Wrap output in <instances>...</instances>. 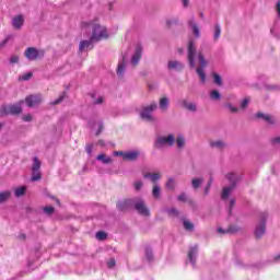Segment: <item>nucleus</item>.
Returning a JSON list of instances; mask_svg holds the SVG:
<instances>
[{
  "label": "nucleus",
  "mask_w": 280,
  "mask_h": 280,
  "mask_svg": "<svg viewBox=\"0 0 280 280\" xmlns=\"http://www.w3.org/2000/svg\"><path fill=\"white\" fill-rule=\"evenodd\" d=\"M159 107L156 103H152L145 107L142 108L140 113L141 119L144 121H154V117H152V112L155 110Z\"/></svg>",
  "instance_id": "obj_4"
},
{
  "label": "nucleus",
  "mask_w": 280,
  "mask_h": 280,
  "mask_svg": "<svg viewBox=\"0 0 280 280\" xmlns=\"http://www.w3.org/2000/svg\"><path fill=\"white\" fill-rule=\"evenodd\" d=\"M142 54H143V47H141V45H138L136 47L135 54L131 57V65L133 67H137V65H139V60H141Z\"/></svg>",
  "instance_id": "obj_10"
},
{
  "label": "nucleus",
  "mask_w": 280,
  "mask_h": 280,
  "mask_svg": "<svg viewBox=\"0 0 280 280\" xmlns=\"http://www.w3.org/2000/svg\"><path fill=\"white\" fill-rule=\"evenodd\" d=\"M10 115V107L2 105L0 108V117H8Z\"/></svg>",
  "instance_id": "obj_38"
},
{
  "label": "nucleus",
  "mask_w": 280,
  "mask_h": 280,
  "mask_svg": "<svg viewBox=\"0 0 280 280\" xmlns=\"http://www.w3.org/2000/svg\"><path fill=\"white\" fill-rule=\"evenodd\" d=\"M210 97L214 101L222 100V94L218 90H213L210 92Z\"/></svg>",
  "instance_id": "obj_35"
},
{
  "label": "nucleus",
  "mask_w": 280,
  "mask_h": 280,
  "mask_svg": "<svg viewBox=\"0 0 280 280\" xmlns=\"http://www.w3.org/2000/svg\"><path fill=\"white\" fill-rule=\"evenodd\" d=\"M211 185H213V177H210L208 185L205 188V196H209V189H211Z\"/></svg>",
  "instance_id": "obj_49"
},
{
  "label": "nucleus",
  "mask_w": 280,
  "mask_h": 280,
  "mask_svg": "<svg viewBox=\"0 0 280 280\" xmlns=\"http://www.w3.org/2000/svg\"><path fill=\"white\" fill-rule=\"evenodd\" d=\"M235 189V184L224 187L221 194V200H229V196Z\"/></svg>",
  "instance_id": "obj_13"
},
{
  "label": "nucleus",
  "mask_w": 280,
  "mask_h": 280,
  "mask_svg": "<svg viewBox=\"0 0 280 280\" xmlns=\"http://www.w3.org/2000/svg\"><path fill=\"white\" fill-rule=\"evenodd\" d=\"M185 66L180 61H168V69H175V71H183Z\"/></svg>",
  "instance_id": "obj_20"
},
{
  "label": "nucleus",
  "mask_w": 280,
  "mask_h": 280,
  "mask_svg": "<svg viewBox=\"0 0 280 280\" xmlns=\"http://www.w3.org/2000/svg\"><path fill=\"white\" fill-rule=\"evenodd\" d=\"M25 58H27V60H37L38 59V49L34 48V47H28L25 52H24Z\"/></svg>",
  "instance_id": "obj_11"
},
{
  "label": "nucleus",
  "mask_w": 280,
  "mask_h": 280,
  "mask_svg": "<svg viewBox=\"0 0 280 280\" xmlns=\"http://www.w3.org/2000/svg\"><path fill=\"white\" fill-rule=\"evenodd\" d=\"M276 8H277V14H278V16L280 19V0L278 1Z\"/></svg>",
  "instance_id": "obj_64"
},
{
  "label": "nucleus",
  "mask_w": 280,
  "mask_h": 280,
  "mask_svg": "<svg viewBox=\"0 0 280 280\" xmlns=\"http://www.w3.org/2000/svg\"><path fill=\"white\" fill-rule=\"evenodd\" d=\"M9 40H10V37L4 38L3 42L0 43V49H1V47H5V45H8V43H9Z\"/></svg>",
  "instance_id": "obj_61"
},
{
  "label": "nucleus",
  "mask_w": 280,
  "mask_h": 280,
  "mask_svg": "<svg viewBox=\"0 0 280 280\" xmlns=\"http://www.w3.org/2000/svg\"><path fill=\"white\" fill-rule=\"evenodd\" d=\"M40 178H43V175L40 174L39 171H33V175L31 177V180L33 183H36L37 180H40Z\"/></svg>",
  "instance_id": "obj_34"
},
{
  "label": "nucleus",
  "mask_w": 280,
  "mask_h": 280,
  "mask_svg": "<svg viewBox=\"0 0 280 280\" xmlns=\"http://www.w3.org/2000/svg\"><path fill=\"white\" fill-rule=\"evenodd\" d=\"M182 106L186 108V110H190V113H196L198 110V105H196V103L183 101Z\"/></svg>",
  "instance_id": "obj_17"
},
{
  "label": "nucleus",
  "mask_w": 280,
  "mask_h": 280,
  "mask_svg": "<svg viewBox=\"0 0 280 280\" xmlns=\"http://www.w3.org/2000/svg\"><path fill=\"white\" fill-rule=\"evenodd\" d=\"M203 180H205V179H202V178H194V179L191 180V186H192V188H194V189H198V188L202 185Z\"/></svg>",
  "instance_id": "obj_33"
},
{
  "label": "nucleus",
  "mask_w": 280,
  "mask_h": 280,
  "mask_svg": "<svg viewBox=\"0 0 280 280\" xmlns=\"http://www.w3.org/2000/svg\"><path fill=\"white\" fill-rule=\"evenodd\" d=\"M237 231H240V228H237V225H230L228 229H226V233L233 235L235 233H237Z\"/></svg>",
  "instance_id": "obj_43"
},
{
  "label": "nucleus",
  "mask_w": 280,
  "mask_h": 280,
  "mask_svg": "<svg viewBox=\"0 0 280 280\" xmlns=\"http://www.w3.org/2000/svg\"><path fill=\"white\" fill-rule=\"evenodd\" d=\"M188 62L190 69L196 67V46L194 45V40H190L188 44Z\"/></svg>",
  "instance_id": "obj_7"
},
{
  "label": "nucleus",
  "mask_w": 280,
  "mask_h": 280,
  "mask_svg": "<svg viewBox=\"0 0 280 280\" xmlns=\"http://www.w3.org/2000/svg\"><path fill=\"white\" fill-rule=\"evenodd\" d=\"M211 148H218L219 150H222V148H226V143L222 140L210 142Z\"/></svg>",
  "instance_id": "obj_27"
},
{
  "label": "nucleus",
  "mask_w": 280,
  "mask_h": 280,
  "mask_svg": "<svg viewBox=\"0 0 280 280\" xmlns=\"http://www.w3.org/2000/svg\"><path fill=\"white\" fill-rule=\"evenodd\" d=\"M268 219V213L262 212L260 213V221L259 224L255 229V236L257 240L261 238L266 235V220Z\"/></svg>",
  "instance_id": "obj_3"
},
{
  "label": "nucleus",
  "mask_w": 280,
  "mask_h": 280,
  "mask_svg": "<svg viewBox=\"0 0 280 280\" xmlns=\"http://www.w3.org/2000/svg\"><path fill=\"white\" fill-rule=\"evenodd\" d=\"M176 144H177V148H179V150L185 148V138L183 136H178L176 138Z\"/></svg>",
  "instance_id": "obj_40"
},
{
  "label": "nucleus",
  "mask_w": 280,
  "mask_h": 280,
  "mask_svg": "<svg viewBox=\"0 0 280 280\" xmlns=\"http://www.w3.org/2000/svg\"><path fill=\"white\" fill-rule=\"evenodd\" d=\"M183 224H184L185 231H194V229H195L194 223H191V222H189L187 220H184Z\"/></svg>",
  "instance_id": "obj_41"
},
{
  "label": "nucleus",
  "mask_w": 280,
  "mask_h": 280,
  "mask_svg": "<svg viewBox=\"0 0 280 280\" xmlns=\"http://www.w3.org/2000/svg\"><path fill=\"white\" fill-rule=\"evenodd\" d=\"M93 40H82L79 45V51H84L88 47H91Z\"/></svg>",
  "instance_id": "obj_28"
},
{
  "label": "nucleus",
  "mask_w": 280,
  "mask_h": 280,
  "mask_svg": "<svg viewBox=\"0 0 280 280\" xmlns=\"http://www.w3.org/2000/svg\"><path fill=\"white\" fill-rule=\"evenodd\" d=\"M9 62H10V65L19 63V56L18 55H12Z\"/></svg>",
  "instance_id": "obj_51"
},
{
  "label": "nucleus",
  "mask_w": 280,
  "mask_h": 280,
  "mask_svg": "<svg viewBox=\"0 0 280 280\" xmlns=\"http://www.w3.org/2000/svg\"><path fill=\"white\" fill-rule=\"evenodd\" d=\"M152 196L156 200H159V198H161V187L156 184L153 186Z\"/></svg>",
  "instance_id": "obj_29"
},
{
  "label": "nucleus",
  "mask_w": 280,
  "mask_h": 280,
  "mask_svg": "<svg viewBox=\"0 0 280 280\" xmlns=\"http://www.w3.org/2000/svg\"><path fill=\"white\" fill-rule=\"evenodd\" d=\"M271 143L273 145H280V137H276V138L271 139Z\"/></svg>",
  "instance_id": "obj_59"
},
{
  "label": "nucleus",
  "mask_w": 280,
  "mask_h": 280,
  "mask_svg": "<svg viewBox=\"0 0 280 280\" xmlns=\"http://www.w3.org/2000/svg\"><path fill=\"white\" fill-rule=\"evenodd\" d=\"M34 75V73L32 72H27L23 75L20 77V80H22L23 82H27V80H32V77Z\"/></svg>",
  "instance_id": "obj_46"
},
{
  "label": "nucleus",
  "mask_w": 280,
  "mask_h": 280,
  "mask_svg": "<svg viewBox=\"0 0 280 280\" xmlns=\"http://www.w3.org/2000/svg\"><path fill=\"white\" fill-rule=\"evenodd\" d=\"M221 34H222V28L220 27L219 24H217L214 26V35H213L214 40H218V38H220Z\"/></svg>",
  "instance_id": "obj_42"
},
{
  "label": "nucleus",
  "mask_w": 280,
  "mask_h": 280,
  "mask_svg": "<svg viewBox=\"0 0 280 280\" xmlns=\"http://www.w3.org/2000/svg\"><path fill=\"white\" fill-rule=\"evenodd\" d=\"M188 25L189 27H191L192 34H195L196 38H200V28L198 27V24H196L194 18L190 21H188Z\"/></svg>",
  "instance_id": "obj_16"
},
{
  "label": "nucleus",
  "mask_w": 280,
  "mask_h": 280,
  "mask_svg": "<svg viewBox=\"0 0 280 280\" xmlns=\"http://www.w3.org/2000/svg\"><path fill=\"white\" fill-rule=\"evenodd\" d=\"M139 159V151L125 152V161H137Z\"/></svg>",
  "instance_id": "obj_18"
},
{
  "label": "nucleus",
  "mask_w": 280,
  "mask_h": 280,
  "mask_svg": "<svg viewBox=\"0 0 280 280\" xmlns=\"http://www.w3.org/2000/svg\"><path fill=\"white\" fill-rule=\"evenodd\" d=\"M102 130H104V124L100 122L98 130L96 131V137H100V135H102Z\"/></svg>",
  "instance_id": "obj_56"
},
{
  "label": "nucleus",
  "mask_w": 280,
  "mask_h": 280,
  "mask_svg": "<svg viewBox=\"0 0 280 280\" xmlns=\"http://www.w3.org/2000/svg\"><path fill=\"white\" fill-rule=\"evenodd\" d=\"M199 67L197 68V75H199L202 83L207 82V74L205 73V67H207V59L202 52L198 54Z\"/></svg>",
  "instance_id": "obj_5"
},
{
  "label": "nucleus",
  "mask_w": 280,
  "mask_h": 280,
  "mask_svg": "<svg viewBox=\"0 0 280 280\" xmlns=\"http://www.w3.org/2000/svg\"><path fill=\"white\" fill-rule=\"evenodd\" d=\"M235 207V199L230 200V206L228 210V214L231 215L233 213V208Z\"/></svg>",
  "instance_id": "obj_50"
},
{
  "label": "nucleus",
  "mask_w": 280,
  "mask_h": 280,
  "mask_svg": "<svg viewBox=\"0 0 280 280\" xmlns=\"http://www.w3.org/2000/svg\"><path fill=\"white\" fill-rule=\"evenodd\" d=\"M108 234H106V232L104 231H100L96 233V240H98L100 242H104V240H107Z\"/></svg>",
  "instance_id": "obj_39"
},
{
  "label": "nucleus",
  "mask_w": 280,
  "mask_h": 280,
  "mask_svg": "<svg viewBox=\"0 0 280 280\" xmlns=\"http://www.w3.org/2000/svg\"><path fill=\"white\" fill-rule=\"evenodd\" d=\"M133 205H135V199H125L117 203V209L118 211H128L130 209H133Z\"/></svg>",
  "instance_id": "obj_8"
},
{
  "label": "nucleus",
  "mask_w": 280,
  "mask_h": 280,
  "mask_svg": "<svg viewBox=\"0 0 280 280\" xmlns=\"http://www.w3.org/2000/svg\"><path fill=\"white\" fill-rule=\"evenodd\" d=\"M25 102L28 108H34V106H38V104L43 102V98L40 97V95H31L25 98Z\"/></svg>",
  "instance_id": "obj_9"
},
{
  "label": "nucleus",
  "mask_w": 280,
  "mask_h": 280,
  "mask_svg": "<svg viewBox=\"0 0 280 280\" xmlns=\"http://www.w3.org/2000/svg\"><path fill=\"white\" fill-rule=\"evenodd\" d=\"M166 189H170L171 191H174L176 189V183L174 182V178H168L166 182Z\"/></svg>",
  "instance_id": "obj_37"
},
{
  "label": "nucleus",
  "mask_w": 280,
  "mask_h": 280,
  "mask_svg": "<svg viewBox=\"0 0 280 280\" xmlns=\"http://www.w3.org/2000/svg\"><path fill=\"white\" fill-rule=\"evenodd\" d=\"M93 25V22H82L81 27H91Z\"/></svg>",
  "instance_id": "obj_62"
},
{
  "label": "nucleus",
  "mask_w": 280,
  "mask_h": 280,
  "mask_svg": "<svg viewBox=\"0 0 280 280\" xmlns=\"http://www.w3.org/2000/svg\"><path fill=\"white\" fill-rule=\"evenodd\" d=\"M198 255V247H191L188 253V259L192 266H196V256Z\"/></svg>",
  "instance_id": "obj_15"
},
{
  "label": "nucleus",
  "mask_w": 280,
  "mask_h": 280,
  "mask_svg": "<svg viewBox=\"0 0 280 280\" xmlns=\"http://www.w3.org/2000/svg\"><path fill=\"white\" fill-rule=\"evenodd\" d=\"M11 195L12 194L10 191L0 192V205H2V202H5L7 200H9Z\"/></svg>",
  "instance_id": "obj_32"
},
{
  "label": "nucleus",
  "mask_w": 280,
  "mask_h": 280,
  "mask_svg": "<svg viewBox=\"0 0 280 280\" xmlns=\"http://www.w3.org/2000/svg\"><path fill=\"white\" fill-rule=\"evenodd\" d=\"M144 178H150L151 183H156L158 180H161V174L159 173H147L144 174Z\"/></svg>",
  "instance_id": "obj_22"
},
{
  "label": "nucleus",
  "mask_w": 280,
  "mask_h": 280,
  "mask_svg": "<svg viewBox=\"0 0 280 280\" xmlns=\"http://www.w3.org/2000/svg\"><path fill=\"white\" fill-rule=\"evenodd\" d=\"M214 83L218 84V86H222V77L218 73H213Z\"/></svg>",
  "instance_id": "obj_48"
},
{
  "label": "nucleus",
  "mask_w": 280,
  "mask_h": 280,
  "mask_svg": "<svg viewBox=\"0 0 280 280\" xmlns=\"http://www.w3.org/2000/svg\"><path fill=\"white\" fill-rule=\"evenodd\" d=\"M10 115H21L23 113V108L21 105H11L9 106Z\"/></svg>",
  "instance_id": "obj_21"
},
{
  "label": "nucleus",
  "mask_w": 280,
  "mask_h": 280,
  "mask_svg": "<svg viewBox=\"0 0 280 280\" xmlns=\"http://www.w3.org/2000/svg\"><path fill=\"white\" fill-rule=\"evenodd\" d=\"M26 187L25 186H21L19 188L15 189V196L16 198H21V196H25V191H26Z\"/></svg>",
  "instance_id": "obj_36"
},
{
  "label": "nucleus",
  "mask_w": 280,
  "mask_h": 280,
  "mask_svg": "<svg viewBox=\"0 0 280 280\" xmlns=\"http://www.w3.org/2000/svg\"><path fill=\"white\" fill-rule=\"evenodd\" d=\"M174 135L172 133L167 137H158L154 142V148H156V150H161V148H165V145L172 148V145H174Z\"/></svg>",
  "instance_id": "obj_2"
},
{
  "label": "nucleus",
  "mask_w": 280,
  "mask_h": 280,
  "mask_svg": "<svg viewBox=\"0 0 280 280\" xmlns=\"http://www.w3.org/2000/svg\"><path fill=\"white\" fill-rule=\"evenodd\" d=\"M257 119H264V121H267V124H275V120H272V116L268 114H264L261 112H258L256 114Z\"/></svg>",
  "instance_id": "obj_19"
},
{
  "label": "nucleus",
  "mask_w": 280,
  "mask_h": 280,
  "mask_svg": "<svg viewBox=\"0 0 280 280\" xmlns=\"http://www.w3.org/2000/svg\"><path fill=\"white\" fill-rule=\"evenodd\" d=\"M102 38H108V31H106V27L101 26L100 24H94L91 40L100 42Z\"/></svg>",
  "instance_id": "obj_1"
},
{
  "label": "nucleus",
  "mask_w": 280,
  "mask_h": 280,
  "mask_svg": "<svg viewBox=\"0 0 280 280\" xmlns=\"http://www.w3.org/2000/svg\"><path fill=\"white\" fill-rule=\"evenodd\" d=\"M144 254L147 261H149V264H152V261H154V253L152 252V249L150 247H145Z\"/></svg>",
  "instance_id": "obj_24"
},
{
  "label": "nucleus",
  "mask_w": 280,
  "mask_h": 280,
  "mask_svg": "<svg viewBox=\"0 0 280 280\" xmlns=\"http://www.w3.org/2000/svg\"><path fill=\"white\" fill-rule=\"evenodd\" d=\"M104 103V97H98L96 101H94V104H103Z\"/></svg>",
  "instance_id": "obj_63"
},
{
  "label": "nucleus",
  "mask_w": 280,
  "mask_h": 280,
  "mask_svg": "<svg viewBox=\"0 0 280 280\" xmlns=\"http://www.w3.org/2000/svg\"><path fill=\"white\" fill-rule=\"evenodd\" d=\"M85 152L91 156L93 154V143L86 144Z\"/></svg>",
  "instance_id": "obj_52"
},
{
  "label": "nucleus",
  "mask_w": 280,
  "mask_h": 280,
  "mask_svg": "<svg viewBox=\"0 0 280 280\" xmlns=\"http://www.w3.org/2000/svg\"><path fill=\"white\" fill-rule=\"evenodd\" d=\"M249 103L250 101L248 98L243 100L241 103V108H246V106H248Z\"/></svg>",
  "instance_id": "obj_55"
},
{
  "label": "nucleus",
  "mask_w": 280,
  "mask_h": 280,
  "mask_svg": "<svg viewBox=\"0 0 280 280\" xmlns=\"http://www.w3.org/2000/svg\"><path fill=\"white\" fill-rule=\"evenodd\" d=\"M40 170V160L38 158L33 159L32 172H38Z\"/></svg>",
  "instance_id": "obj_30"
},
{
  "label": "nucleus",
  "mask_w": 280,
  "mask_h": 280,
  "mask_svg": "<svg viewBox=\"0 0 280 280\" xmlns=\"http://www.w3.org/2000/svg\"><path fill=\"white\" fill-rule=\"evenodd\" d=\"M125 155H126V152H124V151H115L114 152V156H122L124 160H125Z\"/></svg>",
  "instance_id": "obj_57"
},
{
  "label": "nucleus",
  "mask_w": 280,
  "mask_h": 280,
  "mask_svg": "<svg viewBox=\"0 0 280 280\" xmlns=\"http://www.w3.org/2000/svg\"><path fill=\"white\" fill-rule=\"evenodd\" d=\"M177 200H178L179 202H188V205H194V200L187 199V194H185V192H182V194L177 197Z\"/></svg>",
  "instance_id": "obj_26"
},
{
  "label": "nucleus",
  "mask_w": 280,
  "mask_h": 280,
  "mask_svg": "<svg viewBox=\"0 0 280 280\" xmlns=\"http://www.w3.org/2000/svg\"><path fill=\"white\" fill-rule=\"evenodd\" d=\"M159 106L162 110H167V108H170V98L167 97L160 98Z\"/></svg>",
  "instance_id": "obj_23"
},
{
  "label": "nucleus",
  "mask_w": 280,
  "mask_h": 280,
  "mask_svg": "<svg viewBox=\"0 0 280 280\" xmlns=\"http://www.w3.org/2000/svg\"><path fill=\"white\" fill-rule=\"evenodd\" d=\"M225 178H228V180H230L231 185L234 184V187L237 185V177L235 176L234 173L226 174Z\"/></svg>",
  "instance_id": "obj_31"
},
{
  "label": "nucleus",
  "mask_w": 280,
  "mask_h": 280,
  "mask_svg": "<svg viewBox=\"0 0 280 280\" xmlns=\"http://www.w3.org/2000/svg\"><path fill=\"white\" fill-rule=\"evenodd\" d=\"M141 187H143V182L138 180V182L135 183L136 191H140Z\"/></svg>",
  "instance_id": "obj_53"
},
{
  "label": "nucleus",
  "mask_w": 280,
  "mask_h": 280,
  "mask_svg": "<svg viewBox=\"0 0 280 280\" xmlns=\"http://www.w3.org/2000/svg\"><path fill=\"white\" fill-rule=\"evenodd\" d=\"M114 266H116V261L115 258H112L107 261V267L112 269Z\"/></svg>",
  "instance_id": "obj_54"
},
{
  "label": "nucleus",
  "mask_w": 280,
  "mask_h": 280,
  "mask_svg": "<svg viewBox=\"0 0 280 280\" xmlns=\"http://www.w3.org/2000/svg\"><path fill=\"white\" fill-rule=\"evenodd\" d=\"M97 161H102L105 165H108V163H113V159L109 156H106L105 154H100L96 156Z\"/></svg>",
  "instance_id": "obj_25"
},
{
  "label": "nucleus",
  "mask_w": 280,
  "mask_h": 280,
  "mask_svg": "<svg viewBox=\"0 0 280 280\" xmlns=\"http://www.w3.org/2000/svg\"><path fill=\"white\" fill-rule=\"evenodd\" d=\"M24 23H25V19L23 18V15H16L12 20V25L14 30H21Z\"/></svg>",
  "instance_id": "obj_12"
},
{
  "label": "nucleus",
  "mask_w": 280,
  "mask_h": 280,
  "mask_svg": "<svg viewBox=\"0 0 280 280\" xmlns=\"http://www.w3.org/2000/svg\"><path fill=\"white\" fill-rule=\"evenodd\" d=\"M133 209L138 211L139 215H150V210H148V207H145V201H143V199L135 198Z\"/></svg>",
  "instance_id": "obj_6"
},
{
  "label": "nucleus",
  "mask_w": 280,
  "mask_h": 280,
  "mask_svg": "<svg viewBox=\"0 0 280 280\" xmlns=\"http://www.w3.org/2000/svg\"><path fill=\"white\" fill-rule=\"evenodd\" d=\"M43 211L46 215H54L56 209L54 207H44Z\"/></svg>",
  "instance_id": "obj_44"
},
{
  "label": "nucleus",
  "mask_w": 280,
  "mask_h": 280,
  "mask_svg": "<svg viewBox=\"0 0 280 280\" xmlns=\"http://www.w3.org/2000/svg\"><path fill=\"white\" fill-rule=\"evenodd\" d=\"M226 107L231 110V113H237L240 110L237 107H234L231 104H228Z\"/></svg>",
  "instance_id": "obj_58"
},
{
  "label": "nucleus",
  "mask_w": 280,
  "mask_h": 280,
  "mask_svg": "<svg viewBox=\"0 0 280 280\" xmlns=\"http://www.w3.org/2000/svg\"><path fill=\"white\" fill-rule=\"evenodd\" d=\"M168 215H172V218H178L179 212L176 208H171L167 210Z\"/></svg>",
  "instance_id": "obj_45"
},
{
  "label": "nucleus",
  "mask_w": 280,
  "mask_h": 280,
  "mask_svg": "<svg viewBox=\"0 0 280 280\" xmlns=\"http://www.w3.org/2000/svg\"><path fill=\"white\" fill-rule=\"evenodd\" d=\"M23 121H32V114H26L22 117Z\"/></svg>",
  "instance_id": "obj_60"
},
{
  "label": "nucleus",
  "mask_w": 280,
  "mask_h": 280,
  "mask_svg": "<svg viewBox=\"0 0 280 280\" xmlns=\"http://www.w3.org/2000/svg\"><path fill=\"white\" fill-rule=\"evenodd\" d=\"M67 96V93L66 92H62V94L52 102V105L56 106L58 104H60V102H62L65 100V97Z\"/></svg>",
  "instance_id": "obj_47"
},
{
  "label": "nucleus",
  "mask_w": 280,
  "mask_h": 280,
  "mask_svg": "<svg viewBox=\"0 0 280 280\" xmlns=\"http://www.w3.org/2000/svg\"><path fill=\"white\" fill-rule=\"evenodd\" d=\"M116 73L119 78H124V74L126 73V57H122V61L118 63Z\"/></svg>",
  "instance_id": "obj_14"
}]
</instances>
